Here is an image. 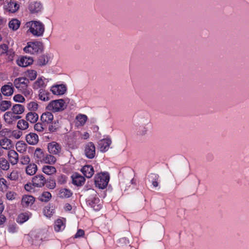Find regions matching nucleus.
Returning <instances> with one entry per match:
<instances>
[{"instance_id": "nucleus-1", "label": "nucleus", "mask_w": 249, "mask_h": 249, "mask_svg": "<svg viewBox=\"0 0 249 249\" xmlns=\"http://www.w3.org/2000/svg\"><path fill=\"white\" fill-rule=\"evenodd\" d=\"M44 49L43 43L40 41L29 42L23 49L26 53L34 54L41 53Z\"/></svg>"}, {"instance_id": "nucleus-2", "label": "nucleus", "mask_w": 249, "mask_h": 249, "mask_svg": "<svg viewBox=\"0 0 249 249\" xmlns=\"http://www.w3.org/2000/svg\"><path fill=\"white\" fill-rule=\"evenodd\" d=\"M95 184L100 189H105L109 180V175L107 173H101L97 175L94 178Z\"/></svg>"}, {"instance_id": "nucleus-3", "label": "nucleus", "mask_w": 249, "mask_h": 249, "mask_svg": "<svg viewBox=\"0 0 249 249\" xmlns=\"http://www.w3.org/2000/svg\"><path fill=\"white\" fill-rule=\"evenodd\" d=\"M67 105L63 99L55 100L51 101L47 106L48 110L53 112L62 111L66 108Z\"/></svg>"}, {"instance_id": "nucleus-4", "label": "nucleus", "mask_w": 249, "mask_h": 249, "mask_svg": "<svg viewBox=\"0 0 249 249\" xmlns=\"http://www.w3.org/2000/svg\"><path fill=\"white\" fill-rule=\"evenodd\" d=\"M30 32L35 36H42L44 31V26L43 24L38 21H33L29 29Z\"/></svg>"}, {"instance_id": "nucleus-5", "label": "nucleus", "mask_w": 249, "mask_h": 249, "mask_svg": "<svg viewBox=\"0 0 249 249\" xmlns=\"http://www.w3.org/2000/svg\"><path fill=\"white\" fill-rule=\"evenodd\" d=\"M84 153L86 158L89 159H92L95 157L96 148L92 142H88L84 144Z\"/></svg>"}, {"instance_id": "nucleus-6", "label": "nucleus", "mask_w": 249, "mask_h": 249, "mask_svg": "<svg viewBox=\"0 0 249 249\" xmlns=\"http://www.w3.org/2000/svg\"><path fill=\"white\" fill-rule=\"evenodd\" d=\"M29 84V79L24 77L17 78L14 81V86L19 90H23L27 88Z\"/></svg>"}, {"instance_id": "nucleus-7", "label": "nucleus", "mask_w": 249, "mask_h": 249, "mask_svg": "<svg viewBox=\"0 0 249 249\" xmlns=\"http://www.w3.org/2000/svg\"><path fill=\"white\" fill-rule=\"evenodd\" d=\"M47 148L50 154L59 155L61 151V146L56 142H52L48 143Z\"/></svg>"}, {"instance_id": "nucleus-8", "label": "nucleus", "mask_w": 249, "mask_h": 249, "mask_svg": "<svg viewBox=\"0 0 249 249\" xmlns=\"http://www.w3.org/2000/svg\"><path fill=\"white\" fill-rule=\"evenodd\" d=\"M112 141L110 139L106 138L100 140L98 142V147L102 152H107L111 144Z\"/></svg>"}, {"instance_id": "nucleus-9", "label": "nucleus", "mask_w": 249, "mask_h": 249, "mask_svg": "<svg viewBox=\"0 0 249 249\" xmlns=\"http://www.w3.org/2000/svg\"><path fill=\"white\" fill-rule=\"evenodd\" d=\"M32 182L34 187H42L46 183V180L42 175H37L33 178Z\"/></svg>"}, {"instance_id": "nucleus-10", "label": "nucleus", "mask_w": 249, "mask_h": 249, "mask_svg": "<svg viewBox=\"0 0 249 249\" xmlns=\"http://www.w3.org/2000/svg\"><path fill=\"white\" fill-rule=\"evenodd\" d=\"M150 125V122L147 120L146 123L141 121L140 122L139 126L137 128V134L140 136H144L147 133L148 127Z\"/></svg>"}, {"instance_id": "nucleus-11", "label": "nucleus", "mask_w": 249, "mask_h": 249, "mask_svg": "<svg viewBox=\"0 0 249 249\" xmlns=\"http://www.w3.org/2000/svg\"><path fill=\"white\" fill-rule=\"evenodd\" d=\"M42 4L39 2L34 1L30 3L28 9L32 14L37 13L41 11Z\"/></svg>"}, {"instance_id": "nucleus-12", "label": "nucleus", "mask_w": 249, "mask_h": 249, "mask_svg": "<svg viewBox=\"0 0 249 249\" xmlns=\"http://www.w3.org/2000/svg\"><path fill=\"white\" fill-rule=\"evenodd\" d=\"M1 92L4 96H9L14 92V87L11 82H8L7 84L2 86Z\"/></svg>"}, {"instance_id": "nucleus-13", "label": "nucleus", "mask_w": 249, "mask_h": 249, "mask_svg": "<svg viewBox=\"0 0 249 249\" xmlns=\"http://www.w3.org/2000/svg\"><path fill=\"white\" fill-rule=\"evenodd\" d=\"M51 91L55 95L64 94L67 90L66 87L63 85H57L53 86L51 89Z\"/></svg>"}, {"instance_id": "nucleus-14", "label": "nucleus", "mask_w": 249, "mask_h": 249, "mask_svg": "<svg viewBox=\"0 0 249 249\" xmlns=\"http://www.w3.org/2000/svg\"><path fill=\"white\" fill-rule=\"evenodd\" d=\"M19 5L16 1L10 0L6 5L4 6V9L9 12L14 13L19 9Z\"/></svg>"}, {"instance_id": "nucleus-15", "label": "nucleus", "mask_w": 249, "mask_h": 249, "mask_svg": "<svg viewBox=\"0 0 249 249\" xmlns=\"http://www.w3.org/2000/svg\"><path fill=\"white\" fill-rule=\"evenodd\" d=\"M33 59L31 57L23 56L17 60V64L19 66L26 67L33 63Z\"/></svg>"}, {"instance_id": "nucleus-16", "label": "nucleus", "mask_w": 249, "mask_h": 249, "mask_svg": "<svg viewBox=\"0 0 249 249\" xmlns=\"http://www.w3.org/2000/svg\"><path fill=\"white\" fill-rule=\"evenodd\" d=\"M26 140L27 143L31 145H35L38 142V135L35 133H30L26 136Z\"/></svg>"}, {"instance_id": "nucleus-17", "label": "nucleus", "mask_w": 249, "mask_h": 249, "mask_svg": "<svg viewBox=\"0 0 249 249\" xmlns=\"http://www.w3.org/2000/svg\"><path fill=\"white\" fill-rule=\"evenodd\" d=\"M8 157L12 165L16 164L18 161V155L14 150H11L8 152Z\"/></svg>"}, {"instance_id": "nucleus-18", "label": "nucleus", "mask_w": 249, "mask_h": 249, "mask_svg": "<svg viewBox=\"0 0 249 249\" xmlns=\"http://www.w3.org/2000/svg\"><path fill=\"white\" fill-rule=\"evenodd\" d=\"M45 153L40 148H37L34 153V158L38 162H43Z\"/></svg>"}, {"instance_id": "nucleus-19", "label": "nucleus", "mask_w": 249, "mask_h": 249, "mask_svg": "<svg viewBox=\"0 0 249 249\" xmlns=\"http://www.w3.org/2000/svg\"><path fill=\"white\" fill-rule=\"evenodd\" d=\"M40 119L43 124H49L52 122L53 116L50 112H45L42 114Z\"/></svg>"}, {"instance_id": "nucleus-20", "label": "nucleus", "mask_w": 249, "mask_h": 249, "mask_svg": "<svg viewBox=\"0 0 249 249\" xmlns=\"http://www.w3.org/2000/svg\"><path fill=\"white\" fill-rule=\"evenodd\" d=\"M81 172L86 177L90 178L94 174V169L91 165H85L82 168Z\"/></svg>"}, {"instance_id": "nucleus-21", "label": "nucleus", "mask_w": 249, "mask_h": 249, "mask_svg": "<svg viewBox=\"0 0 249 249\" xmlns=\"http://www.w3.org/2000/svg\"><path fill=\"white\" fill-rule=\"evenodd\" d=\"M35 202V198L32 196H24L21 200V204L23 207H28L32 205Z\"/></svg>"}, {"instance_id": "nucleus-22", "label": "nucleus", "mask_w": 249, "mask_h": 249, "mask_svg": "<svg viewBox=\"0 0 249 249\" xmlns=\"http://www.w3.org/2000/svg\"><path fill=\"white\" fill-rule=\"evenodd\" d=\"M53 155L50 153H45L43 163L53 164L56 161V159Z\"/></svg>"}, {"instance_id": "nucleus-23", "label": "nucleus", "mask_w": 249, "mask_h": 249, "mask_svg": "<svg viewBox=\"0 0 249 249\" xmlns=\"http://www.w3.org/2000/svg\"><path fill=\"white\" fill-rule=\"evenodd\" d=\"M0 145L4 149H9L12 147V143L10 139L5 138L0 141Z\"/></svg>"}, {"instance_id": "nucleus-24", "label": "nucleus", "mask_w": 249, "mask_h": 249, "mask_svg": "<svg viewBox=\"0 0 249 249\" xmlns=\"http://www.w3.org/2000/svg\"><path fill=\"white\" fill-rule=\"evenodd\" d=\"M20 25V21L16 18L11 19L8 24L9 28L13 31L17 30L19 28Z\"/></svg>"}, {"instance_id": "nucleus-25", "label": "nucleus", "mask_w": 249, "mask_h": 249, "mask_svg": "<svg viewBox=\"0 0 249 249\" xmlns=\"http://www.w3.org/2000/svg\"><path fill=\"white\" fill-rule=\"evenodd\" d=\"M37 170V167L36 164H29L26 168V173L30 176L34 175Z\"/></svg>"}, {"instance_id": "nucleus-26", "label": "nucleus", "mask_w": 249, "mask_h": 249, "mask_svg": "<svg viewBox=\"0 0 249 249\" xmlns=\"http://www.w3.org/2000/svg\"><path fill=\"white\" fill-rule=\"evenodd\" d=\"M26 119L31 123H35L38 120V115L35 112H30L27 114Z\"/></svg>"}, {"instance_id": "nucleus-27", "label": "nucleus", "mask_w": 249, "mask_h": 249, "mask_svg": "<svg viewBox=\"0 0 249 249\" xmlns=\"http://www.w3.org/2000/svg\"><path fill=\"white\" fill-rule=\"evenodd\" d=\"M89 204L95 210L97 211L101 208V205L99 203V199L97 197H94L91 200H89Z\"/></svg>"}, {"instance_id": "nucleus-28", "label": "nucleus", "mask_w": 249, "mask_h": 249, "mask_svg": "<svg viewBox=\"0 0 249 249\" xmlns=\"http://www.w3.org/2000/svg\"><path fill=\"white\" fill-rule=\"evenodd\" d=\"M42 172L48 175H52L56 173V170L54 166L45 165L42 168Z\"/></svg>"}, {"instance_id": "nucleus-29", "label": "nucleus", "mask_w": 249, "mask_h": 249, "mask_svg": "<svg viewBox=\"0 0 249 249\" xmlns=\"http://www.w3.org/2000/svg\"><path fill=\"white\" fill-rule=\"evenodd\" d=\"M12 110L14 114L19 115L24 112V107L20 104H16L13 106Z\"/></svg>"}, {"instance_id": "nucleus-30", "label": "nucleus", "mask_w": 249, "mask_h": 249, "mask_svg": "<svg viewBox=\"0 0 249 249\" xmlns=\"http://www.w3.org/2000/svg\"><path fill=\"white\" fill-rule=\"evenodd\" d=\"M50 93L43 89L39 90V98L42 101H47L50 100Z\"/></svg>"}, {"instance_id": "nucleus-31", "label": "nucleus", "mask_w": 249, "mask_h": 249, "mask_svg": "<svg viewBox=\"0 0 249 249\" xmlns=\"http://www.w3.org/2000/svg\"><path fill=\"white\" fill-rule=\"evenodd\" d=\"M72 193L68 189H61L59 191V196L62 198H66L71 197Z\"/></svg>"}, {"instance_id": "nucleus-32", "label": "nucleus", "mask_w": 249, "mask_h": 249, "mask_svg": "<svg viewBox=\"0 0 249 249\" xmlns=\"http://www.w3.org/2000/svg\"><path fill=\"white\" fill-rule=\"evenodd\" d=\"M49 61V57L47 54H43L39 56L37 60V64L40 66L46 65Z\"/></svg>"}, {"instance_id": "nucleus-33", "label": "nucleus", "mask_w": 249, "mask_h": 249, "mask_svg": "<svg viewBox=\"0 0 249 249\" xmlns=\"http://www.w3.org/2000/svg\"><path fill=\"white\" fill-rule=\"evenodd\" d=\"M85 180V178L79 175H76L72 178V183L77 186L82 185L84 183Z\"/></svg>"}, {"instance_id": "nucleus-34", "label": "nucleus", "mask_w": 249, "mask_h": 249, "mask_svg": "<svg viewBox=\"0 0 249 249\" xmlns=\"http://www.w3.org/2000/svg\"><path fill=\"white\" fill-rule=\"evenodd\" d=\"M52 197L50 193L48 192H44L39 196L38 199L42 202H48L50 200Z\"/></svg>"}, {"instance_id": "nucleus-35", "label": "nucleus", "mask_w": 249, "mask_h": 249, "mask_svg": "<svg viewBox=\"0 0 249 249\" xmlns=\"http://www.w3.org/2000/svg\"><path fill=\"white\" fill-rule=\"evenodd\" d=\"M0 168L5 171L8 170L10 168L9 162L4 158H0Z\"/></svg>"}, {"instance_id": "nucleus-36", "label": "nucleus", "mask_w": 249, "mask_h": 249, "mask_svg": "<svg viewBox=\"0 0 249 249\" xmlns=\"http://www.w3.org/2000/svg\"><path fill=\"white\" fill-rule=\"evenodd\" d=\"M60 127L59 122L58 120H56L49 125L48 129L50 132H54L57 131Z\"/></svg>"}, {"instance_id": "nucleus-37", "label": "nucleus", "mask_w": 249, "mask_h": 249, "mask_svg": "<svg viewBox=\"0 0 249 249\" xmlns=\"http://www.w3.org/2000/svg\"><path fill=\"white\" fill-rule=\"evenodd\" d=\"M12 105V103L9 101H2L0 103V109L2 111H5L9 109Z\"/></svg>"}, {"instance_id": "nucleus-38", "label": "nucleus", "mask_w": 249, "mask_h": 249, "mask_svg": "<svg viewBox=\"0 0 249 249\" xmlns=\"http://www.w3.org/2000/svg\"><path fill=\"white\" fill-rule=\"evenodd\" d=\"M17 127L20 130H26L29 127V124L24 120H20L18 122Z\"/></svg>"}, {"instance_id": "nucleus-39", "label": "nucleus", "mask_w": 249, "mask_h": 249, "mask_svg": "<svg viewBox=\"0 0 249 249\" xmlns=\"http://www.w3.org/2000/svg\"><path fill=\"white\" fill-rule=\"evenodd\" d=\"M13 114L14 113L11 111H8L5 113L3 116V118L5 123L8 124H11L13 122Z\"/></svg>"}, {"instance_id": "nucleus-40", "label": "nucleus", "mask_w": 249, "mask_h": 249, "mask_svg": "<svg viewBox=\"0 0 249 249\" xmlns=\"http://www.w3.org/2000/svg\"><path fill=\"white\" fill-rule=\"evenodd\" d=\"M76 119L79 123L78 125H83L87 121V116L84 114H79L76 116Z\"/></svg>"}, {"instance_id": "nucleus-41", "label": "nucleus", "mask_w": 249, "mask_h": 249, "mask_svg": "<svg viewBox=\"0 0 249 249\" xmlns=\"http://www.w3.org/2000/svg\"><path fill=\"white\" fill-rule=\"evenodd\" d=\"M8 185L9 184L5 179L4 178H0V191H6L8 188Z\"/></svg>"}, {"instance_id": "nucleus-42", "label": "nucleus", "mask_w": 249, "mask_h": 249, "mask_svg": "<svg viewBox=\"0 0 249 249\" xmlns=\"http://www.w3.org/2000/svg\"><path fill=\"white\" fill-rule=\"evenodd\" d=\"M26 74L27 77L32 81L36 78L37 72L35 70H31L27 71L26 72Z\"/></svg>"}, {"instance_id": "nucleus-43", "label": "nucleus", "mask_w": 249, "mask_h": 249, "mask_svg": "<svg viewBox=\"0 0 249 249\" xmlns=\"http://www.w3.org/2000/svg\"><path fill=\"white\" fill-rule=\"evenodd\" d=\"M29 219L28 215L26 213L20 214L17 219V222L19 223H23Z\"/></svg>"}, {"instance_id": "nucleus-44", "label": "nucleus", "mask_w": 249, "mask_h": 249, "mask_svg": "<svg viewBox=\"0 0 249 249\" xmlns=\"http://www.w3.org/2000/svg\"><path fill=\"white\" fill-rule=\"evenodd\" d=\"M62 227H64L63 221L61 219H57L55 222L54 230L58 232L61 230Z\"/></svg>"}, {"instance_id": "nucleus-45", "label": "nucleus", "mask_w": 249, "mask_h": 249, "mask_svg": "<svg viewBox=\"0 0 249 249\" xmlns=\"http://www.w3.org/2000/svg\"><path fill=\"white\" fill-rule=\"evenodd\" d=\"M4 209V206L3 203H0V225L3 224L6 221L5 216L2 214V212Z\"/></svg>"}, {"instance_id": "nucleus-46", "label": "nucleus", "mask_w": 249, "mask_h": 249, "mask_svg": "<svg viewBox=\"0 0 249 249\" xmlns=\"http://www.w3.org/2000/svg\"><path fill=\"white\" fill-rule=\"evenodd\" d=\"M44 83L41 78H38L37 80L34 83L33 88L35 89H38L40 87H43Z\"/></svg>"}, {"instance_id": "nucleus-47", "label": "nucleus", "mask_w": 249, "mask_h": 249, "mask_svg": "<svg viewBox=\"0 0 249 249\" xmlns=\"http://www.w3.org/2000/svg\"><path fill=\"white\" fill-rule=\"evenodd\" d=\"M19 177L18 171L17 170L13 171L8 176V178L11 180H17Z\"/></svg>"}, {"instance_id": "nucleus-48", "label": "nucleus", "mask_w": 249, "mask_h": 249, "mask_svg": "<svg viewBox=\"0 0 249 249\" xmlns=\"http://www.w3.org/2000/svg\"><path fill=\"white\" fill-rule=\"evenodd\" d=\"M150 178L152 179V184L154 187H157L159 185L158 182L159 176L157 174H152L151 175Z\"/></svg>"}, {"instance_id": "nucleus-49", "label": "nucleus", "mask_w": 249, "mask_h": 249, "mask_svg": "<svg viewBox=\"0 0 249 249\" xmlns=\"http://www.w3.org/2000/svg\"><path fill=\"white\" fill-rule=\"evenodd\" d=\"M27 108L29 110L36 111L38 108V104L35 102H31L27 105Z\"/></svg>"}, {"instance_id": "nucleus-50", "label": "nucleus", "mask_w": 249, "mask_h": 249, "mask_svg": "<svg viewBox=\"0 0 249 249\" xmlns=\"http://www.w3.org/2000/svg\"><path fill=\"white\" fill-rule=\"evenodd\" d=\"M8 50V47L5 44H2L0 45V54L4 55L7 54Z\"/></svg>"}, {"instance_id": "nucleus-51", "label": "nucleus", "mask_w": 249, "mask_h": 249, "mask_svg": "<svg viewBox=\"0 0 249 249\" xmlns=\"http://www.w3.org/2000/svg\"><path fill=\"white\" fill-rule=\"evenodd\" d=\"M44 126L45 124L43 123H37L35 124L34 128L37 131L42 132L44 129Z\"/></svg>"}, {"instance_id": "nucleus-52", "label": "nucleus", "mask_w": 249, "mask_h": 249, "mask_svg": "<svg viewBox=\"0 0 249 249\" xmlns=\"http://www.w3.org/2000/svg\"><path fill=\"white\" fill-rule=\"evenodd\" d=\"M30 159L28 156H23L20 159V163L22 165L27 164L29 163Z\"/></svg>"}, {"instance_id": "nucleus-53", "label": "nucleus", "mask_w": 249, "mask_h": 249, "mask_svg": "<svg viewBox=\"0 0 249 249\" xmlns=\"http://www.w3.org/2000/svg\"><path fill=\"white\" fill-rule=\"evenodd\" d=\"M47 186L50 189H53L56 186L55 181L54 179H50L47 181Z\"/></svg>"}, {"instance_id": "nucleus-54", "label": "nucleus", "mask_w": 249, "mask_h": 249, "mask_svg": "<svg viewBox=\"0 0 249 249\" xmlns=\"http://www.w3.org/2000/svg\"><path fill=\"white\" fill-rule=\"evenodd\" d=\"M14 100L17 102L23 103L25 101V98L20 94H17L14 96Z\"/></svg>"}, {"instance_id": "nucleus-55", "label": "nucleus", "mask_w": 249, "mask_h": 249, "mask_svg": "<svg viewBox=\"0 0 249 249\" xmlns=\"http://www.w3.org/2000/svg\"><path fill=\"white\" fill-rule=\"evenodd\" d=\"M16 195L15 193L10 191L7 193L6 196L8 200H12L15 199Z\"/></svg>"}, {"instance_id": "nucleus-56", "label": "nucleus", "mask_w": 249, "mask_h": 249, "mask_svg": "<svg viewBox=\"0 0 249 249\" xmlns=\"http://www.w3.org/2000/svg\"><path fill=\"white\" fill-rule=\"evenodd\" d=\"M84 234H85V232H84V230L79 229L77 231L76 233L75 234V235L74 236V238H76L82 237L84 236Z\"/></svg>"}, {"instance_id": "nucleus-57", "label": "nucleus", "mask_w": 249, "mask_h": 249, "mask_svg": "<svg viewBox=\"0 0 249 249\" xmlns=\"http://www.w3.org/2000/svg\"><path fill=\"white\" fill-rule=\"evenodd\" d=\"M8 231L11 233H15L17 231L16 226L14 225H10L8 227Z\"/></svg>"}, {"instance_id": "nucleus-58", "label": "nucleus", "mask_w": 249, "mask_h": 249, "mask_svg": "<svg viewBox=\"0 0 249 249\" xmlns=\"http://www.w3.org/2000/svg\"><path fill=\"white\" fill-rule=\"evenodd\" d=\"M58 183L62 184L66 182V178L64 176H60L58 178Z\"/></svg>"}, {"instance_id": "nucleus-59", "label": "nucleus", "mask_w": 249, "mask_h": 249, "mask_svg": "<svg viewBox=\"0 0 249 249\" xmlns=\"http://www.w3.org/2000/svg\"><path fill=\"white\" fill-rule=\"evenodd\" d=\"M33 186H34L33 183H27L25 185L24 188L26 191H31L32 189H34Z\"/></svg>"}, {"instance_id": "nucleus-60", "label": "nucleus", "mask_w": 249, "mask_h": 249, "mask_svg": "<svg viewBox=\"0 0 249 249\" xmlns=\"http://www.w3.org/2000/svg\"><path fill=\"white\" fill-rule=\"evenodd\" d=\"M21 92H22L25 96H27L31 94V90L28 89L27 88H25L23 90H20Z\"/></svg>"}, {"instance_id": "nucleus-61", "label": "nucleus", "mask_w": 249, "mask_h": 249, "mask_svg": "<svg viewBox=\"0 0 249 249\" xmlns=\"http://www.w3.org/2000/svg\"><path fill=\"white\" fill-rule=\"evenodd\" d=\"M44 214L47 217H50L51 215H52V212H50V210H49V209L48 208H46V209L44 210Z\"/></svg>"}, {"instance_id": "nucleus-62", "label": "nucleus", "mask_w": 249, "mask_h": 249, "mask_svg": "<svg viewBox=\"0 0 249 249\" xmlns=\"http://www.w3.org/2000/svg\"><path fill=\"white\" fill-rule=\"evenodd\" d=\"M13 135L16 139H19L21 135V132L20 131H18V132H14Z\"/></svg>"}, {"instance_id": "nucleus-63", "label": "nucleus", "mask_w": 249, "mask_h": 249, "mask_svg": "<svg viewBox=\"0 0 249 249\" xmlns=\"http://www.w3.org/2000/svg\"><path fill=\"white\" fill-rule=\"evenodd\" d=\"M89 135L88 132H85L82 135V138L85 140L88 139L89 138Z\"/></svg>"}, {"instance_id": "nucleus-64", "label": "nucleus", "mask_w": 249, "mask_h": 249, "mask_svg": "<svg viewBox=\"0 0 249 249\" xmlns=\"http://www.w3.org/2000/svg\"><path fill=\"white\" fill-rule=\"evenodd\" d=\"M16 114H13V122L16 121L21 118L20 116L16 115Z\"/></svg>"}]
</instances>
